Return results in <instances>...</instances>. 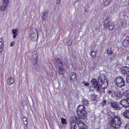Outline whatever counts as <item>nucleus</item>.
<instances>
[{
  "label": "nucleus",
  "mask_w": 129,
  "mask_h": 129,
  "mask_svg": "<svg viewBox=\"0 0 129 129\" xmlns=\"http://www.w3.org/2000/svg\"><path fill=\"white\" fill-rule=\"evenodd\" d=\"M85 108L83 105H80L78 106L76 110L79 118H76L75 120L78 126L80 127L79 129H86L87 128V125L80 120L84 119L87 116Z\"/></svg>",
  "instance_id": "nucleus-1"
},
{
  "label": "nucleus",
  "mask_w": 129,
  "mask_h": 129,
  "mask_svg": "<svg viewBox=\"0 0 129 129\" xmlns=\"http://www.w3.org/2000/svg\"><path fill=\"white\" fill-rule=\"evenodd\" d=\"M54 63L56 66L59 68L58 73L59 75H62L64 72V70L63 67V64L62 62L59 59L57 58L55 60Z\"/></svg>",
  "instance_id": "nucleus-2"
},
{
  "label": "nucleus",
  "mask_w": 129,
  "mask_h": 129,
  "mask_svg": "<svg viewBox=\"0 0 129 129\" xmlns=\"http://www.w3.org/2000/svg\"><path fill=\"white\" fill-rule=\"evenodd\" d=\"M114 83L118 87H121L125 85V82L124 80L121 77H117L114 81Z\"/></svg>",
  "instance_id": "nucleus-3"
},
{
  "label": "nucleus",
  "mask_w": 129,
  "mask_h": 129,
  "mask_svg": "<svg viewBox=\"0 0 129 129\" xmlns=\"http://www.w3.org/2000/svg\"><path fill=\"white\" fill-rule=\"evenodd\" d=\"M121 122L119 118L117 116L113 117V128L114 129H117L119 128Z\"/></svg>",
  "instance_id": "nucleus-4"
},
{
  "label": "nucleus",
  "mask_w": 129,
  "mask_h": 129,
  "mask_svg": "<svg viewBox=\"0 0 129 129\" xmlns=\"http://www.w3.org/2000/svg\"><path fill=\"white\" fill-rule=\"evenodd\" d=\"M30 37L32 41H36L38 38V34L37 31L35 28H33L30 31Z\"/></svg>",
  "instance_id": "nucleus-5"
},
{
  "label": "nucleus",
  "mask_w": 129,
  "mask_h": 129,
  "mask_svg": "<svg viewBox=\"0 0 129 129\" xmlns=\"http://www.w3.org/2000/svg\"><path fill=\"white\" fill-rule=\"evenodd\" d=\"M91 84L93 85V87L96 89L97 92H100V88L98 82L96 79H92L91 81Z\"/></svg>",
  "instance_id": "nucleus-6"
},
{
  "label": "nucleus",
  "mask_w": 129,
  "mask_h": 129,
  "mask_svg": "<svg viewBox=\"0 0 129 129\" xmlns=\"http://www.w3.org/2000/svg\"><path fill=\"white\" fill-rule=\"evenodd\" d=\"M120 103L122 106L127 108L129 107V98L122 99L120 101Z\"/></svg>",
  "instance_id": "nucleus-7"
},
{
  "label": "nucleus",
  "mask_w": 129,
  "mask_h": 129,
  "mask_svg": "<svg viewBox=\"0 0 129 129\" xmlns=\"http://www.w3.org/2000/svg\"><path fill=\"white\" fill-rule=\"evenodd\" d=\"M118 90H119L118 89H117V90L114 92V95H113V97L116 100L120 99L121 97V94L120 92Z\"/></svg>",
  "instance_id": "nucleus-8"
},
{
  "label": "nucleus",
  "mask_w": 129,
  "mask_h": 129,
  "mask_svg": "<svg viewBox=\"0 0 129 129\" xmlns=\"http://www.w3.org/2000/svg\"><path fill=\"white\" fill-rule=\"evenodd\" d=\"M121 72L124 75H127L129 72V68L126 66L123 67L122 68Z\"/></svg>",
  "instance_id": "nucleus-9"
},
{
  "label": "nucleus",
  "mask_w": 129,
  "mask_h": 129,
  "mask_svg": "<svg viewBox=\"0 0 129 129\" xmlns=\"http://www.w3.org/2000/svg\"><path fill=\"white\" fill-rule=\"evenodd\" d=\"M70 128L71 129H76V123L74 120L71 119L70 121Z\"/></svg>",
  "instance_id": "nucleus-10"
},
{
  "label": "nucleus",
  "mask_w": 129,
  "mask_h": 129,
  "mask_svg": "<svg viewBox=\"0 0 129 129\" xmlns=\"http://www.w3.org/2000/svg\"><path fill=\"white\" fill-rule=\"evenodd\" d=\"M98 81L100 85L101 83L106 82L107 81V80L104 76H103L102 77L99 78Z\"/></svg>",
  "instance_id": "nucleus-11"
},
{
  "label": "nucleus",
  "mask_w": 129,
  "mask_h": 129,
  "mask_svg": "<svg viewBox=\"0 0 129 129\" xmlns=\"http://www.w3.org/2000/svg\"><path fill=\"white\" fill-rule=\"evenodd\" d=\"M129 43V37H126L124 41L122 43V45L124 47H127Z\"/></svg>",
  "instance_id": "nucleus-12"
},
{
  "label": "nucleus",
  "mask_w": 129,
  "mask_h": 129,
  "mask_svg": "<svg viewBox=\"0 0 129 129\" xmlns=\"http://www.w3.org/2000/svg\"><path fill=\"white\" fill-rule=\"evenodd\" d=\"M70 78L71 82H75L77 80L76 74L75 73H71L70 74Z\"/></svg>",
  "instance_id": "nucleus-13"
},
{
  "label": "nucleus",
  "mask_w": 129,
  "mask_h": 129,
  "mask_svg": "<svg viewBox=\"0 0 129 129\" xmlns=\"http://www.w3.org/2000/svg\"><path fill=\"white\" fill-rule=\"evenodd\" d=\"M122 116L126 119H129V110H125L123 113Z\"/></svg>",
  "instance_id": "nucleus-14"
},
{
  "label": "nucleus",
  "mask_w": 129,
  "mask_h": 129,
  "mask_svg": "<svg viewBox=\"0 0 129 129\" xmlns=\"http://www.w3.org/2000/svg\"><path fill=\"white\" fill-rule=\"evenodd\" d=\"M18 31V28H16L15 29H13L12 30V33L13 35V38L15 39L17 36L18 34L17 32Z\"/></svg>",
  "instance_id": "nucleus-15"
},
{
  "label": "nucleus",
  "mask_w": 129,
  "mask_h": 129,
  "mask_svg": "<svg viewBox=\"0 0 129 129\" xmlns=\"http://www.w3.org/2000/svg\"><path fill=\"white\" fill-rule=\"evenodd\" d=\"M1 5L0 6V10L2 11H4L6 9L8 5L1 3Z\"/></svg>",
  "instance_id": "nucleus-16"
},
{
  "label": "nucleus",
  "mask_w": 129,
  "mask_h": 129,
  "mask_svg": "<svg viewBox=\"0 0 129 129\" xmlns=\"http://www.w3.org/2000/svg\"><path fill=\"white\" fill-rule=\"evenodd\" d=\"M14 82V79L12 78H8L7 80V83L9 85H11Z\"/></svg>",
  "instance_id": "nucleus-17"
},
{
  "label": "nucleus",
  "mask_w": 129,
  "mask_h": 129,
  "mask_svg": "<svg viewBox=\"0 0 129 129\" xmlns=\"http://www.w3.org/2000/svg\"><path fill=\"white\" fill-rule=\"evenodd\" d=\"M96 49H93L91 51V56L93 58H94L96 56Z\"/></svg>",
  "instance_id": "nucleus-18"
},
{
  "label": "nucleus",
  "mask_w": 129,
  "mask_h": 129,
  "mask_svg": "<svg viewBox=\"0 0 129 129\" xmlns=\"http://www.w3.org/2000/svg\"><path fill=\"white\" fill-rule=\"evenodd\" d=\"M119 104L116 102H114L113 103V108L115 110H119L120 108L119 107Z\"/></svg>",
  "instance_id": "nucleus-19"
},
{
  "label": "nucleus",
  "mask_w": 129,
  "mask_h": 129,
  "mask_svg": "<svg viewBox=\"0 0 129 129\" xmlns=\"http://www.w3.org/2000/svg\"><path fill=\"white\" fill-rule=\"evenodd\" d=\"M101 84V87L102 89H105L107 88L108 85V83L107 81Z\"/></svg>",
  "instance_id": "nucleus-20"
},
{
  "label": "nucleus",
  "mask_w": 129,
  "mask_h": 129,
  "mask_svg": "<svg viewBox=\"0 0 129 129\" xmlns=\"http://www.w3.org/2000/svg\"><path fill=\"white\" fill-rule=\"evenodd\" d=\"M43 15L42 17L43 20H46V18L47 17V15L48 14V12H44L43 13Z\"/></svg>",
  "instance_id": "nucleus-21"
},
{
  "label": "nucleus",
  "mask_w": 129,
  "mask_h": 129,
  "mask_svg": "<svg viewBox=\"0 0 129 129\" xmlns=\"http://www.w3.org/2000/svg\"><path fill=\"white\" fill-rule=\"evenodd\" d=\"M97 97V95H95L94 94H92L90 95L91 98L93 100H95V98Z\"/></svg>",
  "instance_id": "nucleus-22"
},
{
  "label": "nucleus",
  "mask_w": 129,
  "mask_h": 129,
  "mask_svg": "<svg viewBox=\"0 0 129 129\" xmlns=\"http://www.w3.org/2000/svg\"><path fill=\"white\" fill-rule=\"evenodd\" d=\"M37 58H35L32 61V63L33 65H36L37 63Z\"/></svg>",
  "instance_id": "nucleus-23"
},
{
  "label": "nucleus",
  "mask_w": 129,
  "mask_h": 129,
  "mask_svg": "<svg viewBox=\"0 0 129 129\" xmlns=\"http://www.w3.org/2000/svg\"><path fill=\"white\" fill-rule=\"evenodd\" d=\"M23 120L24 122V124L25 125H27L28 124L27 118L25 117H24L23 118Z\"/></svg>",
  "instance_id": "nucleus-24"
},
{
  "label": "nucleus",
  "mask_w": 129,
  "mask_h": 129,
  "mask_svg": "<svg viewBox=\"0 0 129 129\" xmlns=\"http://www.w3.org/2000/svg\"><path fill=\"white\" fill-rule=\"evenodd\" d=\"M111 0H107L104 3V5L105 6H107L110 2Z\"/></svg>",
  "instance_id": "nucleus-25"
},
{
  "label": "nucleus",
  "mask_w": 129,
  "mask_h": 129,
  "mask_svg": "<svg viewBox=\"0 0 129 129\" xmlns=\"http://www.w3.org/2000/svg\"><path fill=\"white\" fill-rule=\"evenodd\" d=\"M72 40L70 39L66 42V44L68 46L72 44Z\"/></svg>",
  "instance_id": "nucleus-26"
},
{
  "label": "nucleus",
  "mask_w": 129,
  "mask_h": 129,
  "mask_svg": "<svg viewBox=\"0 0 129 129\" xmlns=\"http://www.w3.org/2000/svg\"><path fill=\"white\" fill-rule=\"evenodd\" d=\"M112 49L111 48H109L107 50V53L108 54L110 55H111L112 53Z\"/></svg>",
  "instance_id": "nucleus-27"
},
{
  "label": "nucleus",
  "mask_w": 129,
  "mask_h": 129,
  "mask_svg": "<svg viewBox=\"0 0 129 129\" xmlns=\"http://www.w3.org/2000/svg\"><path fill=\"white\" fill-rule=\"evenodd\" d=\"M1 2L4 4L8 5L9 3V0H1Z\"/></svg>",
  "instance_id": "nucleus-28"
},
{
  "label": "nucleus",
  "mask_w": 129,
  "mask_h": 129,
  "mask_svg": "<svg viewBox=\"0 0 129 129\" xmlns=\"http://www.w3.org/2000/svg\"><path fill=\"white\" fill-rule=\"evenodd\" d=\"M82 102L83 104L87 105L88 104V101L86 99H84L83 100Z\"/></svg>",
  "instance_id": "nucleus-29"
},
{
  "label": "nucleus",
  "mask_w": 129,
  "mask_h": 129,
  "mask_svg": "<svg viewBox=\"0 0 129 129\" xmlns=\"http://www.w3.org/2000/svg\"><path fill=\"white\" fill-rule=\"evenodd\" d=\"M4 41L3 39L2 38H0V45H4Z\"/></svg>",
  "instance_id": "nucleus-30"
},
{
  "label": "nucleus",
  "mask_w": 129,
  "mask_h": 129,
  "mask_svg": "<svg viewBox=\"0 0 129 129\" xmlns=\"http://www.w3.org/2000/svg\"><path fill=\"white\" fill-rule=\"evenodd\" d=\"M61 123L63 124V125H64L66 123V119L62 118H61Z\"/></svg>",
  "instance_id": "nucleus-31"
},
{
  "label": "nucleus",
  "mask_w": 129,
  "mask_h": 129,
  "mask_svg": "<svg viewBox=\"0 0 129 129\" xmlns=\"http://www.w3.org/2000/svg\"><path fill=\"white\" fill-rule=\"evenodd\" d=\"M4 46L0 45V53H1L3 51L4 49Z\"/></svg>",
  "instance_id": "nucleus-32"
},
{
  "label": "nucleus",
  "mask_w": 129,
  "mask_h": 129,
  "mask_svg": "<svg viewBox=\"0 0 129 129\" xmlns=\"http://www.w3.org/2000/svg\"><path fill=\"white\" fill-rule=\"evenodd\" d=\"M109 22H108V21L107 20H106L104 22V26H107V25H108V24L109 23Z\"/></svg>",
  "instance_id": "nucleus-33"
},
{
  "label": "nucleus",
  "mask_w": 129,
  "mask_h": 129,
  "mask_svg": "<svg viewBox=\"0 0 129 129\" xmlns=\"http://www.w3.org/2000/svg\"><path fill=\"white\" fill-rule=\"evenodd\" d=\"M112 100L109 99L108 100V103H110L111 106L112 107H113V104L112 101Z\"/></svg>",
  "instance_id": "nucleus-34"
},
{
  "label": "nucleus",
  "mask_w": 129,
  "mask_h": 129,
  "mask_svg": "<svg viewBox=\"0 0 129 129\" xmlns=\"http://www.w3.org/2000/svg\"><path fill=\"white\" fill-rule=\"evenodd\" d=\"M125 128V129H129V122H128L126 124Z\"/></svg>",
  "instance_id": "nucleus-35"
},
{
  "label": "nucleus",
  "mask_w": 129,
  "mask_h": 129,
  "mask_svg": "<svg viewBox=\"0 0 129 129\" xmlns=\"http://www.w3.org/2000/svg\"><path fill=\"white\" fill-rule=\"evenodd\" d=\"M109 123L111 127H113V119H111L110 121L109 122Z\"/></svg>",
  "instance_id": "nucleus-36"
},
{
  "label": "nucleus",
  "mask_w": 129,
  "mask_h": 129,
  "mask_svg": "<svg viewBox=\"0 0 129 129\" xmlns=\"http://www.w3.org/2000/svg\"><path fill=\"white\" fill-rule=\"evenodd\" d=\"M22 104L24 106L26 105V102L24 101H23L22 102Z\"/></svg>",
  "instance_id": "nucleus-37"
},
{
  "label": "nucleus",
  "mask_w": 129,
  "mask_h": 129,
  "mask_svg": "<svg viewBox=\"0 0 129 129\" xmlns=\"http://www.w3.org/2000/svg\"><path fill=\"white\" fill-rule=\"evenodd\" d=\"M109 30H111L113 29V25H112L108 27Z\"/></svg>",
  "instance_id": "nucleus-38"
},
{
  "label": "nucleus",
  "mask_w": 129,
  "mask_h": 129,
  "mask_svg": "<svg viewBox=\"0 0 129 129\" xmlns=\"http://www.w3.org/2000/svg\"><path fill=\"white\" fill-rule=\"evenodd\" d=\"M106 103V101L105 100L102 103V105L104 106L105 105Z\"/></svg>",
  "instance_id": "nucleus-39"
},
{
  "label": "nucleus",
  "mask_w": 129,
  "mask_h": 129,
  "mask_svg": "<svg viewBox=\"0 0 129 129\" xmlns=\"http://www.w3.org/2000/svg\"><path fill=\"white\" fill-rule=\"evenodd\" d=\"M15 44V42L14 41L12 42L10 44V45L11 46H13Z\"/></svg>",
  "instance_id": "nucleus-40"
},
{
  "label": "nucleus",
  "mask_w": 129,
  "mask_h": 129,
  "mask_svg": "<svg viewBox=\"0 0 129 129\" xmlns=\"http://www.w3.org/2000/svg\"><path fill=\"white\" fill-rule=\"evenodd\" d=\"M126 80L127 82L129 83V76H127L126 77Z\"/></svg>",
  "instance_id": "nucleus-41"
},
{
  "label": "nucleus",
  "mask_w": 129,
  "mask_h": 129,
  "mask_svg": "<svg viewBox=\"0 0 129 129\" xmlns=\"http://www.w3.org/2000/svg\"><path fill=\"white\" fill-rule=\"evenodd\" d=\"M35 68L37 70L39 69H40L38 65L37 66H35Z\"/></svg>",
  "instance_id": "nucleus-42"
},
{
  "label": "nucleus",
  "mask_w": 129,
  "mask_h": 129,
  "mask_svg": "<svg viewBox=\"0 0 129 129\" xmlns=\"http://www.w3.org/2000/svg\"><path fill=\"white\" fill-rule=\"evenodd\" d=\"M60 2V0H57L56 4H59Z\"/></svg>",
  "instance_id": "nucleus-43"
},
{
  "label": "nucleus",
  "mask_w": 129,
  "mask_h": 129,
  "mask_svg": "<svg viewBox=\"0 0 129 129\" xmlns=\"http://www.w3.org/2000/svg\"><path fill=\"white\" fill-rule=\"evenodd\" d=\"M89 85V83H85L84 84V85L86 86H88Z\"/></svg>",
  "instance_id": "nucleus-44"
},
{
  "label": "nucleus",
  "mask_w": 129,
  "mask_h": 129,
  "mask_svg": "<svg viewBox=\"0 0 129 129\" xmlns=\"http://www.w3.org/2000/svg\"><path fill=\"white\" fill-rule=\"evenodd\" d=\"M34 55H35V57H36V58H37L38 57V54L37 53H35Z\"/></svg>",
  "instance_id": "nucleus-45"
},
{
  "label": "nucleus",
  "mask_w": 129,
  "mask_h": 129,
  "mask_svg": "<svg viewBox=\"0 0 129 129\" xmlns=\"http://www.w3.org/2000/svg\"><path fill=\"white\" fill-rule=\"evenodd\" d=\"M109 94H110L112 96V92L111 91H110L109 92Z\"/></svg>",
  "instance_id": "nucleus-46"
},
{
  "label": "nucleus",
  "mask_w": 129,
  "mask_h": 129,
  "mask_svg": "<svg viewBox=\"0 0 129 129\" xmlns=\"http://www.w3.org/2000/svg\"><path fill=\"white\" fill-rule=\"evenodd\" d=\"M127 59L128 60H129V56H128L127 57Z\"/></svg>",
  "instance_id": "nucleus-47"
},
{
  "label": "nucleus",
  "mask_w": 129,
  "mask_h": 129,
  "mask_svg": "<svg viewBox=\"0 0 129 129\" xmlns=\"http://www.w3.org/2000/svg\"><path fill=\"white\" fill-rule=\"evenodd\" d=\"M83 84H84V81H83Z\"/></svg>",
  "instance_id": "nucleus-48"
},
{
  "label": "nucleus",
  "mask_w": 129,
  "mask_h": 129,
  "mask_svg": "<svg viewBox=\"0 0 129 129\" xmlns=\"http://www.w3.org/2000/svg\"><path fill=\"white\" fill-rule=\"evenodd\" d=\"M59 85H60L59 83Z\"/></svg>",
  "instance_id": "nucleus-49"
}]
</instances>
